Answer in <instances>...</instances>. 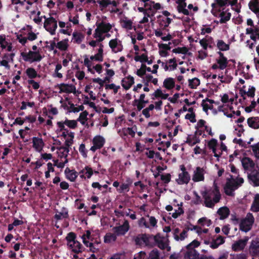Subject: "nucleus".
Wrapping results in <instances>:
<instances>
[{"instance_id": "27", "label": "nucleus", "mask_w": 259, "mask_h": 259, "mask_svg": "<svg viewBox=\"0 0 259 259\" xmlns=\"http://www.w3.org/2000/svg\"><path fill=\"white\" fill-rule=\"evenodd\" d=\"M259 2L250 1L248 4L249 9L255 14L257 16L259 15Z\"/></svg>"}, {"instance_id": "57", "label": "nucleus", "mask_w": 259, "mask_h": 259, "mask_svg": "<svg viewBox=\"0 0 259 259\" xmlns=\"http://www.w3.org/2000/svg\"><path fill=\"white\" fill-rule=\"evenodd\" d=\"M89 113L87 111L85 110L81 113H80L79 117L77 118V120H84L85 121L88 120L87 116L88 115Z\"/></svg>"}, {"instance_id": "5", "label": "nucleus", "mask_w": 259, "mask_h": 259, "mask_svg": "<svg viewBox=\"0 0 259 259\" xmlns=\"http://www.w3.org/2000/svg\"><path fill=\"white\" fill-rule=\"evenodd\" d=\"M153 240L150 238V234H140L135 237L134 241L136 245L151 246V242Z\"/></svg>"}, {"instance_id": "53", "label": "nucleus", "mask_w": 259, "mask_h": 259, "mask_svg": "<svg viewBox=\"0 0 259 259\" xmlns=\"http://www.w3.org/2000/svg\"><path fill=\"white\" fill-rule=\"evenodd\" d=\"M218 145V141L215 139H211L207 144L209 149H214Z\"/></svg>"}, {"instance_id": "50", "label": "nucleus", "mask_w": 259, "mask_h": 259, "mask_svg": "<svg viewBox=\"0 0 259 259\" xmlns=\"http://www.w3.org/2000/svg\"><path fill=\"white\" fill-rule=\"evenodd\" d=\"M97 3L99 4L100 7L101 8V10H102L103 8H106L108 5H110V0H101L98 1Z\"/></svg>"}, {"instance_id": "1", "label": "nucleus", "mask_w": 259, "mask_h": 259, "mask_svg": "<svg viewBox=\"0 0 259 259\" xmlns=\"http://www.w3.org/2000/svg\"><path fill=\"white\" fill-rule=\"evenodd\" d=\"M201 194L204 199L203 205L210 208H213L222 198L220 188L215 182H213L212 188L201 192Z\"/></svg>"}, {"instance_id": "7", "label": "nucleus", "mask_w": 259, "mask_h": 259, "mask_svg": "<svg viewBox=\"0 0 259 259\" xmlns=\"http://www.w3.org/2000/svg\"><path fill=\"white\" fill-rule=\"evenodd\" d=\"M214 2H217L220 8L230 5L236 12L239 13L240 12L241 6L237 4L238 0H214Z\"/></svg>"}, {"instance_id": "19", "label": "nucleus", "mask_w": 259, "mask_h": 259, "mask_svg": "<svg viewBox=\"0 0 259 259\" xmlns=\"http://www.w3.org/2000/svg\"><path fill=\"white\" fill-rule=\"evenodd\" d=\"M230 211L227 206L220 207L217 211V213L220 215V220H224L228 217Z\"/></svg>"}, {"instance_id": "37", "label": "nucleus", "mask_w": 259, "mask_h": 259, "mask_svg": "<svg viewBox=\"0 0 259 259\" xmlns=\"http://www.w3.org/2000/svg\"><path fill=\"white\" fill-rule=\"evenodd\" d=\"M146 259H160V253L156 248L153 249L149 254V256Z\"/></svg>"}, {"instance_id": "33", "label": "nucleus", "mask_w": 259, "mask_h": 259, "mask_svg": "<svg viewBox=\"0 0 259 259\" xmlns=\"http://www.w3.org/2000/svg\"><path fill=\"white\" fill-rule=\"evenodd\" d=\"M251 210L255 212L259 211V194H257L255 195L254 200L251 207Z\"/></svg>"}, {"instance_id": "36", "label": "nucleus", "mask_w": 259, "mask_h": 259, "mask_svg": "<svg viewBox=\"0 0 259 259\" xmlns=\"http://www.w3.org/2000/svg\"><path fill=\"white\" fill-rule=\"evenodd\" d=\"M117 235L114 233H107L104 236V242L110 243L111 241H115L117 239Z\"/></svg>"}, {"instance_id": "31", "label": "nucleus", "mask_w": 259, "mask_h": 259, "mask_svg": "<svg viewBox=\"0 0 259 259\" xmlns=\"http://www.w3.org/2000/svg\"><path fill=\"white\" fill-rule=\"evenodd\" d=\"M76 238V235L75 233H74V232H69L67 234V235L66 237V239L67 241V245L70 248H72V244L76 240H75Z\"/></svg>"}, {"instance_id": "58", "label": "nucleus", "mask_w": 259, "mask_h": 259, "mask_svg": "<svg viewBox=\"0 0 259 259\" xmlns=\"http://www.w3.org/2000/svg\"><path fill=\"white\" fill-rule=\"evenodd\" d=\"M256 106V102L255 101H252L251 102V104L249 106L246 107L245 108V111L247 113L251 112L253 109H254Z\"/></svg>"}, {"instance_id": "6", "label": "nucleus", "mask_w": 259, "mask_h": 259, "mask_svg": "<svg viewBox=\"0 0 259 259\" xmlns=\"http://www.w3.org/2000/svg\"><path fill=\"white\" fill-rule=\"evenodd\" d=\"M43 18L45 19L44 24V28L51 35H54L57 28V21L53 17L47 18L46 16H44Z\"/></svg>"}, {"instance_id": "26", "label": "nucleus", "mask_w": 259, "mask_h": 259, "mask_svg": "<svg viewBox=\"0 0 259 259\" xmlns=\"http://www.w3.org/2000/svg\"><path fill=\"white\" fill-rule=\"evenodd\" d=\"M105 142V139L101 136H97L93 140V145H95L99 149H101L104 146Z\"/></svg>"}, {"instance_id": "22", "label": "nucleus", "mask_w": 259, "mask_h": 259, "mask_svg": "<svg viewBox=\"0 0 259 259\" xmlns=\"http://www.w3.org/2000/svg\"><path fill=\"white\" fill-rule=\"evenodd\" d=\"M248 126L254 129L259 128V117H251L247 119Z\"/></svg>"}, {"instance_id": "25", "label": "nucleus", "mask_w": 259, "mask_h": 259, "mask_svg": "<svg viewBox=\"0 0 259 259\" xmlns=\"http://www.w3.org/2000/svg\"><path fill=\"white\" fill-rule=\"evenodd\" d=\"M96 26L104 33L108 32L112 28V25L110 23H106L103 21L100 23L97 22Z\"/></svg>"}, {"instance_id": "29", "label": "nucleus", "mask_w": 259, "mask_h": 259, "mask_svg": "<svg viewBox=\"0 0 259 259\" xmlns=\"http://www.w3.org/2000/svg\"><path fill=\"white\" fill-rule=\"evenodd\" d=\"M73 42L80 44L84 38V35L81 32H73L72 34Z\"/></svg>"}, {"instance_id": "55", "label": "nucleus", "mask_w": 259, "mask_h": 259, "mask_svg": "<svg viewBox=\"0 0 259 259\" xmlns=\"http://www.w3.org/2000/svg\"><path fill=\"white\" fill-rule=\"evenodd\" d=\"M129 186V184H122L120 185L119 189H118V191L119 193H122L124 191L128 192Z\"/></svg>"}, {"instance_id": "14", "label": "nucleus", "mask_w": 259, "mask_h": 259, "mask_svg": "<svg viewBox=\"0 0 259 259\" xmlns=\"http://www.w3.org/2000/svg\"><path fill=\"white\" fill-rule=\"evenodd\" d=\"M248 239H239L235 242L232 245V249L235 251H239L242 250L245 247Z\"/></svg>"}, {"instance_id": "54", "label": "nucleus", "mask_w": 259, "mask_h": 259, "mask_svg": "<svg viewBox=\"0 0 259 259\" xmlns=\"http://www.w3.org/2000/svg\"><path fill=\"white\" fill-rule=\"evenodd\" d=\"M194 195L195 196V199L193 201L194 204L196 205H198L202 203V199L201 198L200 196L196 192H194Z\"/></svg>"}, {"instance_id": "63", "label": "nucleus", "mask_w": 259, "mask_h": 259, "mask_svg": "<svg viewBox=\"0 0 259 259\" xmlns=\"http://www.w3.org/2000/svg\"><path fill=\"white\" fill-rule=\"evenodd\" d=\"M146 253L145 251H141L135 255L134 259H146Z\"/></svg>"}, {"instance_id": "59", "label": "nucleus", "mask_w": 259, "mask_h": 259, "mask_svg": "<svg viewBox=\"0 0 259 259\" xmlns=\"http://www.w3.org/2000/svg\"><path fill=\"white\" fill-rule=\"evenodd\" d=\"M171 179V176L169 174H167L166 175H162L161 176V180L164 182V183L167 184L168 183Z\"/></svg>"}, {"instance_id": "49", "label": "nucleus", "mask_w": 259, "mask_h": 259, "mask_svg": "<svg viewBox=\"0 0 259 259\" xmlns=\"http://www.w3.org/2000/svg\"><path fill=\"white\" fill-rule=\"evenodd\" d=\"M118 45L117 39H112L109 41V46L112 49V52H114Z\"/></svg>"}, {"instance_id": "23", "label": "nucleus", "mask_w": 259, "mask_h": 259, "mask_svg": "<svg viewBox=\"0 0 259 259\" xmlns=\"http://www.w3.org/2000/svg\"><path fill=\"white\" fill-rule=\"evenodd\" d=\"M200 142V140L199 137H197L195 134L194 135H188L186 141V143L191 146H193Z\"/></svg>"}, {"instance_id": "64", "label": "nucleus", "mask_w": 259, "mask_h": 259, "mask_svg": "<svg viewBox=\"0 0 259 259\" xmlns=\"http://www.w3.org/2000/svg\"><path fill=\"white\" fill-rule=\"evenodd\" d=\"M85 73L83 71H78L76 72L75 76L79 80H82L84 77Z\"/></svg>"}, {"instance_id": "2", "label": "nucleus", "mask_w": 259, "mask_h": 259, "mask_svg": "<svg viewBox=\"0 0 259 259\" xmlns=\"http://www.w3.org/2000/svg\"><path fill=\"white\" fill-rule=\"evenodd\" d=\"M200 244V242L197 240H194L187 245V251L184 254V259H200V254L195 249Z\"/></svg>"}, {"instance_id": "52", "label": "nucleus", "mask_w": 259, "mask_h": 259, "mask_svg": "<svg viewBox=\"0 0 259 259\" xmlns=\"http://www.w3.org/2000/svg\"><path fill=\"white\" fill-rule=\"evenodd\" d=\"M190 230V228H186L183 230V231L180 233L179 236V240H184L187 237L188 231Z\"/></svg>"}, {"instance_id": "17", "label": "nucleus", "mask_w": 259, "mask_h": 259, "mask_svg": "<svg viewBox=\"0 0 259 259\" xmlns=\"http://www.w3.org/2000/svg\"><path fill=\"white\" fill-rule=\"evenodd\" d=\"M134 83V78L131 75L127 76L121 80V85L126 90L130 89Z\"/></svg>"}, {"instance_id": "32", "label": "nucleus", "mask_w": 259, "mask_h": 259, "mask_svg": "<svg viewBox=\"0 0 259 259\" xmlns=\"http://www.w3.org/2000/svg\"><path fill=\"white\" fill-rule=\"evenodd\" d=\"M217 47L220 51H226L230 49V45L226 44L223 40L221 39L218 40Z\"/></svg>"}, {"instance_id": "16", "label": "nucleus", "mask_w": 259, "mask_h": 259, "mask_svg": "<svg viewBox=\"0 0 259 259\" xmlns=\"http://www.w3.org/2000/svg\"><path fill=\"white\" fill-rule=\"evenodd\" d=\"M191 179V177L188 172H184L179 174V179L176 180L179 185L187 184Z\"/></svg>"}, {"instance_id": "28", "label": "nucleus", "mask_w": 259, "mask_h": 259, "mask_svg": "<svg viewBox=\"0 0 259 259\" xmlns=\"http://www.w3.org/2000/svg\"><path fill=\"white\" fill-rule=\"evenodd\" d=\"M163 87L167 90H171L175 87V81L173 78L168 77L163 81Z\"/></svg>"}, {"instance_id": "35", "label": "nucleus", "mask_w": 259, "mask_h": 259, "mask_svg": "<svg viewBox=\"0 0 259 259\" xmlns=\"http://www.w3.org/2000/svg\"><path fill=\"white\" fill-rule=\"evenodd\" d=\"M231 16V14L229 12L227 13L226 12L223 11L220 14L221 18L220 22L221 23H225L229 20H230Z\"/></svg>"}, {"instance_id": "43", "label": "nucleus", "mask_w": 259, "mask_h": 259, "mask_svg": "<svg viewBox=\"0 0 259 259\" xmlns=\"http://www.w3.org/2000/svg\"><path fill=\"white\" fill-rule=\"evenodd\" d=\"M121 23L123 28L128 30L132 29L133 22L131 20H123Z\"/></svg>"}, {"instance_id": "61", "label": "nucleus", "mask_w": 259, "mask_h": 259, "mask_svg": "<svg viewBox=\"0 0 259 259\" xmlns=\"http://www.w3.org/2000/svg\"><path fill=\"white\" fill-rule=\"evenodd\" d=\"M139 225L140 227H144L146 228H149L148 224L144 217L141 218L139 221Z\"/></svg>"}, {"instance_id": "39", "label": "nucleus", "mask_w": 259, "mask_h": 259, "mask_svg": "<svg viewBox=\"0 0 259 259\" xmlns=\"http://www.w3.org/2000/svg\"><path fill=\"white\" fill-rule=\"evenodd\" d=\"M68 39H66L63 40L59 41L57 45V48L61 51H66L68 48L67 44Z\"/></svg>"}, {"instance_id": "34", "label": "nucleus", "mask_w": 259, "mask_h": 259, "mask_svg": "<svg viewBox=\"0 0 259 259\" xmlns=\"http://www.w3.org/2000/svg\"><path fill=\"white\" fill-rule=\"evenodd\" d=\"M72 251L76 254H78L82 252V244L77 240L72 244Z\"/></svg>"}, {"instance_id": "51", "label": "nucleus", "mask_w": 259, "mask_h": 259, "mask_svg": "<svg viewBox=\"0 0 259 259\" xmlns=\"http://www.w3.org/2000/svg\"><path fill=\"white\" fill-rule=\"evenodd\" d=\"M123 132L124 136H126L127 134H128L132 137H134L135 135V132L131 127H127L126 128L123 129Z\"/></svg>"}, {"instance_id": "38", "label": "nucleus", "mask_w": 259, "mask_h": 259, "mask_svg": "<svg viewBox=\"0 0 259 259\" xmlns=\"http://www.w3.org/2000/svg\"><path fill=\"white\" fill-rule=\"evenodd\" d=\"M26 73L28 78L30 79L35 78L37 76V73L36 70L31 67L28 68L26 70Z\"/></svg>"}, {"instance_id": "12", "label": "nucleus", "mask_w": 259, "mask_h": 259, "mask_svg": "<svg viewBox=\"0 0 259 259\" xmlns=\"http://www.w3.org/2000/svg\"><path fill=\"white\" fill-rule=\"evenodd\" d=\"M57 86L60 89L59 93H76V88L73 84L62 83L61 84H58Z\"/></svg>"}, {"instance_id": "3", "label": "nucleus", "mask_w": 259, "mask_h": 259, "mask_svg": "<svg viewBox=\"0 0 259 259\" xmlns=\"http://www.w3.org/2000/svg\"><path fill=\"white\" fill-rule=\"evenodd\" d=\"M254 221V219L252 214L247 213L246 217L242 219L240 223V230L245 232L249 231L251 229Z\"/></svg>"}, {"instance_id": "44", "label": "nucleus", "mask_w": 259, "mask_h": 259, "mask_svg": "<svg viewBox=\"0 0 259 259\" xmlns=\"http://www.w3.org/2000/svg\"><path fill=\"white\" fill-rule=\"evenodd\" d=\"M64 123L65 125H66L67 126H68L70 128L74 129L77 126V122L75 120H69L68 119H66Z\"/></svg>"}, {"instance_id": "56", "label": "nucleus", "mask_w": 259, "mask_h": 259, "mask_svg": "<svg viewBox=\"0 0 259 259\" xmlns=\"http://www.w3.org/2000/svg\"><path fill=\"white\" fill-rule=\"evenodd\" d=\"M196 114L195 113L189 114L187 113L185 115V118L186 119L190 120V122L192 123H194L196 121V119L195 118Z\"/></svg>"}, {"instance_id": "62", "label": "nucleus", "mask_w": 259, "mask_h": 259, "mask_svg": "<svg viewBox=\"0 0 259 259\" xmlns=\"http://www.w3.org/2000/svg\"><path fill=\"white\" fill-rule=\"evenodd\" d=\"M171 44V42H169L168 44H159L158 45V47L159 49H163L165 51L170 50L171 48L170 47L169 45Z\"/></svg>"}, {"instance_id": "15", "label": "nucleus", "mask_w": 259, "mask_h": 259, "mask_svg": "<svg viewBox=\"0 0 259 259\" xmlns=\"http://www.w3.org/2000/svg\"><path fill=\"white\" fill-rule=\"evenodd\" d=\"M157 22L162 30H165L171 22L172 19L168 17H165L159 15L157 17Z\"/></svg>"}, {"instance_id": "13", "label": "nucleus", "mask_w": 259, "mask_h": 259, "mask_svg": "<svg viewBox=\"0 0 259 259\" xmlns=\"http://www.w3.org/2000/svg\"><path fill=\"white\" fill-rule=\"evenodd\" d=\"M249 182L254 187L259 186V172L253 170L248 175Z\"/></svg>"}, {"instance_id": "10", "label": "nucleus", "mask_w": 259, "mask_h": 259, "mask_svg": "<svg viewBox=\"0 0 259 259\" xmlns=\"http://www.w3.org/2000/svg\"><path fill=\"white\" fill-rule=\"evenodd\" d=\"M205 170L199 166L196 167L192 176V180L194 182L203 181L204 180Z\"/></svg>"}, {"instance_id": "46", "label": "nucleus", "mask_w": 259, "mask_h": 259, "mask_svg": "<svg viewBox=\"0 0 259 259\" xmlns=\"http://www.w3.org/2000/svg\"><path fill=\"white\" fill-rule=\"evenodd\" d=\"M255 157L259 159V143L250 146Z\"/></svg>"}, {"instance_id": "42", "label": "nucleus", "mask_w": 259, "mask_h": 259, "mask_svg": "<svg viewBox=\"0 0 259 259\" xmlns=\"http://www.w3.org/2000/svg\"><path fill=\"white\" fill-rule=\"evenodd\" d=\"M188 49L186 47H178L172 50V52L176 54H187L188 52Z\"/></svg>"}, {"instance_id": "18", "label": "nucleus", "mask_w": 259, "mask_h": 259, "mask_svg": "<svg viewBox=\"0 0 259 259\" xmlns=\"http://www.w3.org/2000/svg\"><path fill=\"white\" fill-rule=\"evenodd\" d=\"M64 172L66 178L72 182L75 181L78 175V173L74 169L71 170L68 167L66 168Z\"/></svg>"}, {"instance_id": "60", "label": "nucleus", "mask_w": 259, "mask_h": 259, "mask_svg": "<svg viewBox=\"0 0 259 259\" xmlns=\"http://www.w3.org/2000/svg\"><path fill=\"white\" fill-rule=\"evenodd\" d=\"M79 151L83 157H87V153L85 151V146L84 144H81L80 145L79 147Z\"/></svg>"}, {"instance_id": "40", "label": "nucleus", "mask_w": 259, "mask_h": 259, "mask_svg": "<svg viewBox=\"0 0 259 259\" xmlns=\"http://www.w3.org/2000/svg\"><path fill=\"white\" fill-rule=\"evenodd\" d=\"M218 64L219 65V69L223 70L226 68L228 65L227 58L219 59L217 60Z\"/></svg>"}, {"instance_id": "20", "label": "nucleus", "mask_w": 259, "mask_h": 259, "mask_svg": "<svg viewBox=\"0 0 259 259\" xmlns=\"http://www.w3.org/2000/svg\"><path fill=\"white\" fill-rule=\"evenodd\" d=\"M241 162L245 170H247L249 168H253L255 165L253 161L248 157L243 158Z\"/></svg>"}, {"instance_id": "11", "label": "nucleus", "mask_w": 259, "mask_h": 259, "mask_svg": "<svg viewBox=\"0 0 259 259\" xmlns=\"http://www.w3.org/2000/svg\"><path fill=\"white\" fill-rule=\"evenodd\" d=\"M130 225L128 221L125 220L123 225L113 228L114 233L117 236L124 235L129 230Z\"/></svg>"}, {"instance_id": "8", "label": "nucleus", "mask_w": 259, "mask_h": 259, "mask_svg": "<svg viewBox=\"0 0 259 259\" xmlns=\"http://www.w3.org/2000/svg\"><path fill=\"white\" fill-rule=\"evenodd\" d=\"M244 183V180L242 178L237 177L236 179L232 178L227 181L226 185L227 188L231 190H236Z\"/></svg>"}, {"instance_id": "47", "label": "nucleus", "mask_w": 259, "mask_h": 259, "mask_svg": "<svg viewBox=\"0 0 259 259\" xmlns=\"http://www.w3.org/2000/svg\"><path fill=\"white\" fill-rule=\"evenodd\" d=\"M250 38L255 42L257 39H259V27H256L254 29L253 34L250 35Z\"/></svg>"}, {"instance_id": "30", "label": "nucleus", "mask_w": 259, "mask_h": 259, "mask_svg": "<svg viewBox=\"0 0 259 259\" xmlns=\"http://www.w3.org/2000/svg\"><path fill=\"white\" fill-rule=\"evenodd\" d=\"M178 6L176 7L177 11L179 13H182L185 15L188 16L190 15V12L186 7L187 6V4H177Z\"/></svg>"}, {"instance_id": "9", "label": "nucleus", "mask_w": 259, "mask_h": 259, "mask_svg": "<svg viewBox=\"0 0 259 259\" xmlns=\"http://www.w3.org/2000/svg\"><path fill=\"white\" fill-rule=\"evenodd\" d=\"M249 252L253 257H259V238H256L251 241Z\"/></svg>"}, {"instance_id": "41", "label": "nucleus", "mask_w": 259, "mask_h": 259, "mask_svg": "<svg viewBox=\"0 0 259 259\" xmlns=\"http://www.w3.org/2000/svg\"><path fill=\"white\" fill-rule=\"evenodd\" d=\"M200 84V80L195 77L189 80V86L191 89H196Z\"/></svg>"}, {"instance_id": "4", "label": "nucleus", "mask_w": 259, "mask_h": 259, "mask_svg": "<svg viewBox=\"0 0 259 259\" xmlns=\"http://www.w3.org/2000/svg\"><path fill=\"white\" fill-rule=\"evenodd\" d=\"M21 56L23 59L26 62H39L41 60L42 57L39 51H29L28 53L22 52L21 53Z\"/></svg>"}, {"instance_id": "24", "label": "nucleus", "mask_w": 259, "mask_h": 259, "mask_svg": "<svg viewBox=\"0 0 259 259\" xmlns=\"http://www.w3.org/2000/svg\"><path fill=\"white\" fill-rule=\"evenodd\" d=\"M225 242V238L222 236H219L215 239L213 240L210 243V247L212 249L217 248L220 245Z\"/></svg>"}, {"instance_id": "48", "label": "nucleus", "mask_w": 259, "mask_h": 259, "mask_svg": "<svg viewBox=\"0 0 259 259\" xmlns=\"http://www.w3.org/2000/svg\"><path fill=\"white\" fill-rule=\"evenodd\" d=\"M85 176L87 179H90L94 174V170L89 166H85Z\"/></svg>"}, {"instance_id": "45", "label": "nucleus", "mask_w": 259, "mask_h": 259, "mask_svg": "<svg viewBox=\"0 0 259 259\" xmlns=\"http://www.w3.org/2000/svg\"><path fill=\"white\" fill-rule=\"evenodd\" d=\"M151 237L153 240L151 242V247L153 246L155 243L157 244L159 241L162 239L159 233L156 235H150V238Z\"/></svg>"}, {"instance_id": "21", "label": "nucleus", "mask_w": 259, "mask_h": 259, "mask_svg": "<svg viewBox=\"0 0 259 259\" xmlns=\"http://www.w3.org/2000/svg\"><path fill=\"white\" fill-rule=\"evenodd\" d=\"M33 147L37 151H40L44 145V143L41 138L33 137L32 138Z\"/></svg>"}]
</instances>
